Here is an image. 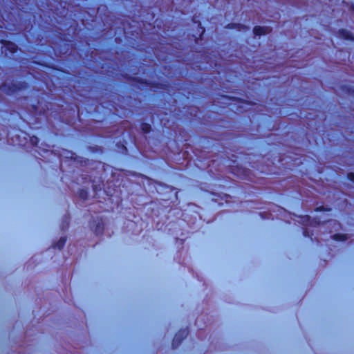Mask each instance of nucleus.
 Listing matches in <instances>:
<instances>
[{"label":"nucleus","mask_w":354,"mask_h":354,"mask_svg":"<svg viewBox=\"0 0 354 354\" xmlns=\"http://www.w3.org/2000/svg\"><path fill=\"white\" fill-rule=\"evenodd\" d=\"M50 103L45 102L43 104L41 101L38 100L37 104H32L29 109L30 123L36 125L42 121L47 120L48 112Z\"/></svg>","instance_id":"1"},{"label":"nucleus","mask_w":354,"mask_h":354,"mask_svg":"<svg viewBox=\"0 0 354 354\" xmlns=\"http://www.w3.org/2000/svg\"><path fill=\"white\" fill-rule=\"evenodd\" d=\"M29 87L28 83L25 81L16 82H2L0 84V90L7 95H15V94L26 91Z\"/></svg>","instance_id":"2"},{"label":"nucleus","mask_w":354,"mask_h":354,"mask_svg":"<svg viewBox=\"0 0 354 354\" xmlns=\"http://www.w3.org/2000/svg\"><path fill=\"white\" fill-rule=\"evenodd\" d=\"M124 78L133 84H140L142 86H145L151 88L166 89L168 86L166 84L155 81H150L139 77H133L129 75H126L124 76Z\"/></svg>","instance_id":"3"},{"label":"nucleus","mask_w":354,"mask_h":354,"mask_svg":"<svg viewBox=\"0 0 354 354\" xmlns=\"http://www.w3.org/2000/svg\"><path fill=\"white\" fill-rule=\"evenodd\" d=\"M232 196L229 194H225L223 195H221L218 194H213L212 201L221 207L225 205L231 207L232 205H230V203L232 202Z\"/></svg>","instance_id":"4"},{"label":"nucleus","mask_w":354,"mask_h":354,"mask_svg":"<svg viewBox=\"0 0 354 354\" xmlns=\"http://www.w3.org/2000/svg\"><path fill=\"white\" fill-rule=\"evenodd\" d=\"M0 44L5 48L6 52L11 54H15L19 50V46L11 41L1 39H0Z\"/></svg>","instance_id":"5"},{"label":"nucleus","mask_w":354,"mask_h":354,"mask_svg":"<svg viewBox=\"0 0 354 354\" xmlns=\"http://www.w3.org/2000/svg\"><path fill=\"white\" fill-rule=\"evenodd\" d=\"M271 28L268 26H255L253 28V34L254 36H261L269 33Z\"/></svg>","instance_id":"6"},{"label":"nucleus","mask_w":354,"mask_h":354,"mask_svg":"<svg viewBox=\"0 0 354 354\" xmlns=\"http://www.w3.org/2000/svg\"><path fill=\"white\" fill-rule=\"evenodd\" d=\"M337 35L339 37L349 41H354V35L350 31L346 29L341 28L337 31Z\"/></svg>","instance_id":"7"},{"label":"nucleus","mask_w":354,"mask_h":354,"mask_svg":"<svg viewBox=\"0 0 354 354\" xmlns=\"http://www.w3.org/2000/svg\"><path fill=\"white\" fill-rule=\"evenodd\" d=\"M231 172L236 174L238 176H243L245 177L248 176V170L242 168L241 167L236 166L235 168H231Z\"/></svg>","instance_id":"8"},{"label":"nucleus","mask_w":354,"mask_h":354,"mask_svg":"<svg viewBox=\"0 0 354 354\" xmlns=\"http://www.w3.org/2000/svg\"><path fill=\"white\" fill-rule=\"evenodd\" d=\"M225 28H227V29H237L239 30H241L248 29V28L246 26H245L243 24H239V23H230V24H228L225 26Z\"/></svg>","instance_id":"9"},{"label":"nucleus","mask_w":354,"mask_h":354,"mask_svg":"<svg viewBox=\"0 0 354 354\" xmlns=\"http://www.w3.org/2000/svg\"><path fill=\"white\" fill-rule=\"evenodd\" d=\"M140 129L144 133H149L152 129L151 125L147 122H142L140 124Z\"/></svg>","instance_id":"10"},{"label":"nucleus","mask_w":354,"mask_h":354,"mask_svg":"<svg viewBox=\"0 0 354 354\" xmlns=\"http://www.w3.org/2000/svg\"><path fill=\"white\" fill-rule=\"evenodd\" d=\"M78 196L82 200H86L88 197V192L86 189H80Z\"/></svg>","instance_id":"11"},{"label":"nucleus","mask_w":354,"mask_h":354,"mask_svg":"<svg viewBox=\"0 0 354 354\" xmlns=\"http://www.w3.org/2000/svg\"><path fill=\"white\" fill-rule=\"evenodd\" d=\"M259 216L260 217L262 218V219H272L273 220V217H271V214L270 212H257Z\"/></svg>","instance_id":"12"},{"label":"nucleus","mask_w":354,"mask_h":354,"mask_svg":"<svg viewBox=\"0 0 354 354\" xmlns=\"http://www.w3.org/2000/svg\"><path fill=\"white\" fill-rule=\"evenodd\" d=\"M330 207H325V206H323V205H321V206H319V207H315V212H330Z\"/></svg>","instance_id":"13"},{"label":"nucleus","mask_w":354,"mask_h":354,"mask_svg":"<svg viewBox=\"0 0 354 354\" xmlns=\"http://www.w3.org/2000/svg\"><path fill=\"white\" fill-rule=\"evenodd\" d=\"M30 141L33 147H37L39 144V140L37 136H32L30 137Z\"/></svg>","instance_id":"14"},{"label":"nucleus","mask_w":354,"mask_h":354,"mask_svg":"<svg viewBox=\"0 0 354 354\" xmlns=\"http://www.w3.org/2000/svg\"><path fill=\"white\" fill-rule=\"evenodd\" d=\"M347 179L354 183V172H348L346 175Z\"/></svg>","instance_id":"15"},{"label":"nucleus","mask_w":354,"mask_h":354,"mask_svg":"<svg viewBox=\"0 0 354 354\" xmlns=\"http://www.w3.org/2000/svg\"><path fill=\"white\" fill-rule=\"evenodd\" d=\"M165 187H166V189H169L171 192H174V195H175V198H177L178 192L176 191V188H174V187H173L171 186H168V185H165Z\"/></svg>","instance_id":"16"},{"label":"nucleus","mask_w":354,"mask_h":354,"mask_svg":"<svg viewBox=\"0 0 354 354\" xmlns=\"http://www.w3.org/2000/svg\"><path fill=\"white\" fill-rule=\"evenodd\" d=\"M335 239L343 241L346 239V236L344 234H336L335 235Z\"/></svg>","instance_id":"17"},{"label":"nucleus","mask_w":354,"mask_h":354,"mask_svg":"<svg viewBox=\"0 0 354 354\" xmlns=\"http://www.w3.org/2000/svg\"><path fill=\"white\" fill-rule=\"evenodd\" d=\"M68 153H70V151H68ZM71 157H70V158H71V159H73L74 160H76V159H77L78 157H77V156H75V153H74L71 152Z\"/></svg>","instance_id":"18"},{"label":"nucleus","mask_w":354,"mask_h":354,"mask_svg":"<svg viewBox=\"0 0 354 354\" xmlns=\"http://www.w3.org/2000/svg\"><path fill=\"white\" fill-rule=\"evenodd\" d=\"M117 145H118V147H119V145H120V146H121V147H122V149L125 152H127V148L126 147V146H125L124 145L119 143V144H118Z\"/></svg>","instance_id":"19"},{"label":"nucleus","mask_w":354,"mask_h":354,"mask_svg":"<svg viewBox=\"0 0 354 354\" xmlns=\"http://www.w3.org/2000/svg\"><path fill=\"white\" fill-rule=\"evenodd\" d=\"M316 221L315 219V220H313L311 221L310 220V216H306V221Z\"/></svg>","instance_id":"20"},{"label":"nucleus","mask_w":354,"mask_h":354,"mask_svg":"<svg viewBox=\"0 0 354 354\" xmlns=\"http://www.w3.org/2000/svg\"><path fill=\"white\" fill-rule=\"evenodd\" d=\"M90 160L88 159H85L84 160V162L85 163V165H88L89 163Z\"/></svg>","instance_id":"21"},{"label":"nucleus","mask_w":354,"mask_h":354,"mask_svg":"<svg viewBox=\"0 0 354 354\" xmlns=\"http://www.w3.org/2000/svg\"><path fill=\"white\" fill-rule=\"evenodd\" d=\"M12 145H22L23 144H22V143H21L20 142H17V143H14V142H13V143H12Z\"/></svg>","instance_id":"22"},{"label":"nucleus","mask_w":354,"mask_h":354,"mask_svg":"<svg viewBox=\"0 0 354 354\" xmlns=\"http://www.w3.org/2000/svg\"><path fill=\"white\" fill-rule=\"evenodd\" d=\"M10 136V132H8V133H6V138H7V139H8V140H9Z\"/></svg>","instance_id":"23"},{"label":"nucleus","mask_w":354,"mask_h":354,"mask_svg":"<svg viewBox=\"0 0 354 354\" xmlns=\"http://www.w3.org/2000/svg\"><path fill=\"white\" fill-rule=\"evenodd\" d=\"M326 221L330 222V221H336L335 220H333V219H328Z\"/></svg>","instance_id":"24"},{"label":"nucleus","mask_w":354,"mask_h":354,"mask_svg":"<svg viewBox=\"0 0 354 354\" xmlns=\"http://www.w3.org/2000/svg\"><path fill=\"white\" fill-rule=\"evenodd\" d=\"M350 90H352L353 91H354V88H349L348 89V91H349V92H350Z\"/></svg>","instance_id":"25"},{"label":"nucleus","mask_w":354,"mask_h":354,"mask_svg":"<svg viewBox=\"0 0 354 354\" xmlns=\"http://www.w3.org/2000/svg\"><path fill=\"white\" fill-rule=\"evenodd\" d=\"M16 136H17V140H19V136H17V135Z\"/></svg>","instance_id":"26"},{"label":"nucleus","mask_w":354,"mask_h":354,"mask_svg":"<svg viewBox=\"0 0 354 354\" xmlns=\"http://www.w3.org/2000/svg\"><path fill=\"white\" fill-rule=\"evenodd\" d=\"M1 139H2L1 134L0 133V140H1Z\"/></svg>","instance_id":"27"}]
</instances>
